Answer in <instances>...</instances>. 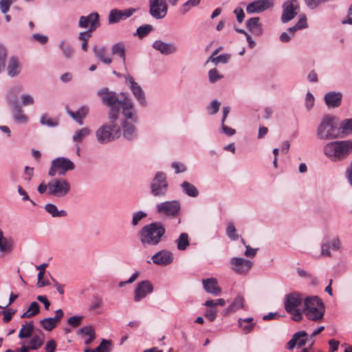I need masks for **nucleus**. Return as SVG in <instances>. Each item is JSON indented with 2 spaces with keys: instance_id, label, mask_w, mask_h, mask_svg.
<instances>
[{
  "instance_id": "f257e3e1",
  "label": "nucleus",
  "mask_w": 352,
  "mask_h": 352,
  "mask_svg": "<svg viewBox=\"0 0 352 352\" xmlns=\"http://www.w3.org/2000/svg\"><path fill=\"white\" fill-rule=\"evenodd\" d=\"M338 118L325 114L320 118L316 130V138L320 140H331L340 138Z\"/></svg>"
},
{
  "instance_id": "f03ea898",
  "label": "nucleus",
  "mask_w": 352,
  "mask_h": 352,
  "mask_svg": "<svg viewBox=\"0 0 352 352\" xmlns=\"http://www.w3.org/2000/svg\"><path fill=\"white\" fill-rule=\"evenodd\" d=\"M97 95L100 98L102 104L109 108V120L116 121L119 118L120 109L123 105L124 96H122V98L120 100L118 94L107 87L98 89Z\"/></svg>"
},
{
  "instance_id": "7ed1b4c3",
  "label": "nucleus",
  "mask_w": 352,
  "mask_h": 352,
  "mask_svg": "<svg viewBox=\"0 0 352 352\" xmlns=\"http://www.w3.org/2000/svg\"><path fill=\"white\" fill-rule=\"evenodd\" d=\"M165 232L166 228L161 222H153L144 226L140 230V241L144 246H155L162 241Z\"/></svg>"
},
{
  "instance_id": "20e7f679",
  "label": "nucleus",
  "mask_w": 352,
  "mask_h": 352,
  "mask_svg": "<svg viewBox=\"0 0 352 352\" xmlns=\"http://www.w3.org/2000/svg\"><path fill=\"white\" fill-rule=\"evenodd\" d=\"M305 297L302 294L293 292L287 294L284 298V306L285 311L292 314V318L294 321L299 322L302 319V303L305 302Z\"/></svg>"
},
{
  "instance_id": "39448f33",
  "label": "nucleus",
  "mask_w": 352,
  "mask_h": 352,
  "mask_svg": "<svg viewBox=\"0 0 352 352\" xmlns=\"http://www.w3.org/2000/svg\"><path fill=\"white\" fill-rule=\"evenodd\" d=\"M324 311V305L318 296H307L305 298L302 312L309 320L314 321L320 320L323 318Z\"/></svg>"
},
{
  "instance_id": "423d86ee",
  "label": "nucleus",
  "mask_w": 352,
  "mask_h": 352,
  "mask_svg": "<svg viewBox=\"0 0 352 352\" xmlns=\"http://www.w3.org/2000/svg\"><path fill=\"white\" fill-rule=\"evenodd\" d=\"M116 122L109 120V123L103 124L96 131V138L100 143H107L121 136L120 126Z\"/></svg>"
},
{
  "instance_id": "0eeeda50",
  "label": "nucleus",
  "mask_w": 352,
  "mask_h": 352,
  "mask_svg": "<svg viewBox=\"0 0 352 352\" xmlns=\"http://www.w3.org/2000/svg\"><path fill=\"white\" fill-rule=\"evenodd\" d=\"M169 184L164 172L157 171L150 183V193L154 197L164 198L168 191Z\"/></svg>"
},
{
  "instance_id": "6e6552de",
  "label": "nucleus",
  "mask_w": 352,
  "mask_h": 352,
  "mask_svg": "<svg viewBox=\"0 0 352 352\" xmlns=\"http://www.w3.org/2000/svg\"><path fill=\"white\" fill-rule=\"evenodd\" d=\"M74 168V164L69 159L59 157L52 162L48 174L51 177L56 176V175H65L67 171L72 170Z\"/></svg>"
},
{
  "instance_id": "1a4fd4ad",
  "label": "nucleus",
  "mask_w": 352,
  "mask_h": 352,
  "mask_svg": "<svg viewBox=\"0 0 352 352\" xmlns=\"http://www.w3.org/2000/svg\"><path fill=\"white\" fill-rule=\"evenodd\" d=\"M71 190L70 183L64 178H56L50 182V196L62 198Z\"/></svg>"
},
{
  "instance_id": "9d476101",
  "label": "nucleus",
  "mask_w": 352,
  "mask_h": 352,
  "mask_svg": "<svg viewBox=\"0 0 352 352\" xmlns=\"http://www.w3.org/2000/svg\"><path fill=\"white\" fill-rule=\"evenodd\" d=\"M352 152V142L340 140L327 143L324 147V154H347Z\"/></svg>"
},
{
  "instance_id": "9b49d317",
  "label": "nucleus",
  "mask_w": 352,
  "mask_h": 352,
  "mask_svg": "<svg viewBox=\"0 0 352 352\" xmlns=\"http://www.w3.org/2000/svg\"><path fill=\"white\" fill-rule=\"evenodd\" d=\"M180 208L181 205L178 200L165 201L156 205L157 213L167 217H176Z\"/></svg>"
},
{
  "instance_id": "f8f14e48",
  "label": "nucleus",
  "mask_w": 352,
  "mask_h": 352,
  "mask_svg": "<svg viewBox=\"0 0 352 352\" xmlns=\"http://www.w3.org/2000/svg\"><path fill=\"white\" fill-rule=\"evenodd\" d=\"M120 96H124L123 105L121 107L122 114L124 117L122 120H126L134 123L137 122V111L134 107V104L131 99L129 98L124 92H121Z\"/></svg>"
},
{
  "instance_id": "ddd939ff",
  "label": "nucleus",
  "mask_w": 352,
  "mask_h": 352,
  "mask_svg": "<svg viewBox=\"0 0 352 352\" xmlns=\"http://www.w3.org/2000/svg\"><path fill=\"white\" fill-rule=\"evenodd\" d=\"M125 79L128 82L129 89H131L133 96L135 97L138 104L141 107H146L147 101L146 98V95L141 86L134 80L133 78L129 74L125 76Z\"/></svg>"
},
{
  "instance_id": "4468645a",
  "label": "nucleus",
  "mask_w": 352,
  "mask_h": 352,
  "mask_svg": "<svg viewBox=\"0 0 352 352\" xmlns=\"http://www.w3.org/2000/svg\"><path fill=\"white\" fill-rule=\"evenodd\" d=\"M253 263L241 257H232L230 259V268L239 275H246L252 267Z\"/></svg>"
},
{
  "instance_id": "2eb2a0df",
  "label": "nucleus",
  "mask_w": 352,
  "mask_h": 352,
  "mask_svg": "<svg viewBox=\"0 0 352 352\" xmlns=\"http://www.w3.org/2000/svg\"><path fill=\"white\" fill-rule=\"evenodd\" d=\"M283 14L281 21L287 23L293 19L300 10V5L297 0H287L283 5Z\"/></svg>"
},
{
  "instance_id": "dca6fc26",
  "label": "nucleus",
  "mask_w": 352,
  "mask_h": 352,
  "mask_svg": "<svg viewBox=\"0 0 352 352\" xmlns=\"http://www.w3.org/2000/svg\"><path fill=\"white\" fill-rule=\"evenodd\" d=\"M166 0H149V13L156 19H163L167 13Z\"/></svg>"
},
{
  "instance_id": "f3484780",
  "label": "nucleus",
  "mask_w": 352,
  "mask_h": 352,
  "mask_svg": "<svg viewBox=\"0 0 352 352\" xmlns=\"http://www.w3.org/2000/svg\"><path fill=\"white\" fill-rule=\"evenodd\" d=\"M99 14L97 12H92L87 16L80 17L78 26L81 28H87L89 26L87 31L92 32L99 26Z\"/></svg>"
},
{
  "instance_id": "a211bd4d",
  "label": "nucleus",
  "mask_w": 352,
  "mask_h": 352,
  "mask_svg": "<svg viewBox=\"0 0 352 352\" xmlns=\"http://www.w3.org/2000/svg\"><path fill=\"white\" fill-rule=\"evenodd\" d=\"M274 6V0H256L250 3L246 7L248 14L260 13Z\"/></svg>"
},
{
  "instance_id": "6ab92c4d",
  "label": "nucleus",
  "mask_w": 352,
  "mask_h": 352,
  "mask_svg": "<svg viewBox=\"0 0 352 352\" xmlns=\"http://www.w3.org/2000/svg\"><path fill=\"white\" fill-rule=\"evenodd\" d=\"M153 291V287L149 280H142L140 282L134 291V300L140 302L148 294Z\"/></svg>"
},
{
  "instance_id": "aec40b11",
  "label": "nucleus",
  "mask_w": 352,
  "mask_h": 352,
  "mask_svg": "<svg viewBox=\"0 0 352 352\" xmlns=\"http://www.w3.org/2000/svg\"><path fill=\"white\" fill-rule=\"evenodd\" d=\"M121 135L129 141H131L138 137V130L134 125V122H131L126 120H122L120 123Z\"/></svg>"
},
{
  "instance_id": "412c9836",
  "label": "nucleus",
  "mask_w": 352,
  "mask_h": 352,
  "mask_svg": "<svg viewBox=\"0 0 352 352\" xmlns=\"http://www.w3.org/2000/svg\"><path fill=\"white\" fill-rule=\"evenodd\" d=\"M174 259L173 254L168 250H162L151 257L153 263L157 265L166 266L170 265Z\"/></svg>"
},
{
  "instance_id": "4be33fe9",
  "label": "nucleus",
  "mask_w": 352,
  "mask_h": 352,
  "mask_svg": "<svg viewBox=\"0 0 352 352\" xmlns=\"http://www.w3.org/2000/svg\"><path fill=\"white\" fill-rule=\"evenodd\" d=\"M152 47L154 50L166 56L175 54L178 51V47L175 43H166L162 40L154 41Z\"/></svg>"
},
{
  "instance_id": "5701e85b",
  "label": "nucleus",
  "mask_w": 352,
  "mask_h": 352,
  "mask_svg": "<svg viewBox=\"0 0 352 352\" xmlns=\"http://www.w3.org/2000/svg\"><path fill=\"white\" fill-rule=\"evenodd\" d=\"M342 94L339 91H329L325 94L324 101L328 109H336L340 106Z\"/></svg>"
},
{
  "instance_id": "b1692460",
  "label": "nucleus",
  "mask_w": 352,
  "mask_h": 352,
  "mask_svg": "<svg viewBox=\"0 0 352 352\" xmlns=\"http://www.w3.org/2000/svg\"><path fill=\"white\" fill-rule=\"evenodd\" d=\"M307 340V333L305 331H298L293 335L292 338L288 342L287 349L291 351L296 345L300 348L305 345Z\"/></svg>"
},
{
  "instance_id": "393cba45",
  "label": "nucleus",
  "mask_w": 352,
  "mask_h": 352,
  "mask_svg": "<svg viewBox=\"0 0 352 352\" xmlns=\"http://www.w3.org/2000/svg\"><path fill=\"white\" fill-rule=\"evenodd\" d=\"M23 90V87L20 85H15L8 90L6 94V100L9 107L19 104L17 97Z\"/></svg>"
},
{
  "instance_id": "a878e982",
  "label": "nucleus",
  "mask_w": 352,
  "mask_h": 352,
  "mask_svg": "<svg viewBox=\"0 0 352 352\" xmlns=\"http://www.w3.org/2000/svg\"><path fill=\"white\" fill-rule=\"evenodd\" d=\"M204 289L213 296H218L221 292V289L218 285L217 280L214 278H210L202 280Z\"/></svg>"
},
{
  "instance_id": "bb28decb",
  "label": "nucleus",
  "mask_w": 352,
  "mask_h": 352,
  "mask_svg": "<svg viewBox=\"0 0 352 352\" xmlns=\"http://www.w3.org/2000/svg\"><path fill=\"white\" fill-rule=\"evenodd\" d=\"M14 121L17 124H25L28 122V117L24 114L21 105L16 104L10 107Z\"/></svg>"
},
{
  "instance_id": "cd10ccee",
  "label": "nucleus",
  "mask_w": 352,
  "mask_h": 352,
  "mask_svg": "<svg viewBox=\"0 0 352 352\" xmlns=\"http://www.w3.org/2000/svg\"><path fill=\"white\" fill-rule=\"evenodd\" d=\"M93 51L96 57L104 64L109 65L112 59L107 55V48L104 45H94Z\"/></svg>"
},
{
  "instance_id": "c85d7f7f",
  "label": "nucleus",
  "mask_w": 352,
  "mask_h": 352,
  "mask_svg": "<svg viewBox=\"0 0 352 352\" xmlns=\"http://www.w3.org/2000/svg\"><path fill=\"white\" fill-rule=\"evenodd\" d=\"M7 70L8 74L10 77L19 75L21 71V64L16 57L12 56L9 59Z\"/></svg>"
},
{
  "instance_id": "c756f323",
  "label": "nucleus",
  "mask_w": 352,
  "mask_h": 352,
  "mask_svg": "<svg viewBox=\"0 0 352 352\" xmlns=\"http://www.w3.org/2000/svg\"><path fill=\"white\" fill-rule=\"evenodd\" d=\"M66 111L67 114L76 122L82 125V119L85 118L89 113V107L87 106H82L75 112L69 109H67Z\"/></svg>"
},
{
  "instance_id": "7c9ffc66",
  "label": "nucleus",
  "mask_w": 352,
  "mask_h": 352,
  "mask_svg": "<svg viewBox=\"0 0 352 352\" xmlns=\"http://www.w3.org/2000/svg\"><path fill=\"white\" fill-rule=\"evenodd\" d=\"M338 127L340 138L352 134V118L344 119L342 121L338 119Z\"/></svg>"
},
{
  "instance_id": "2f4dec72",
  "label": "nucleus",
  "mask_w": 352,
  "mask_h": 352,
  "mask_svg": "<svg viewBox=\"0 0 352 352\" xmlns=\"http://www.w3.org/2000/svg\"><path fill=\"white\" fill-rule=\"evenodd\" d=\"M258 17H252L246 21V27L255 35H260L262 33L261 24L259 23Z\"/></svg>"
},
{
  "instance_id": "473e14b6",
  "label": "nucleus",
  "mask_w": 352,
  "mask_h": 352,
  "mask_svg": "<svg viewBox=\"0 0 352 352\" xmlns=\"http://www.w3.org/2000/svg\"><path fill=\"white\" fill-rule=\"evenodd\" d=\"M45 210L51 214L52 217H65L67 216L66 210H58L57 206L54 204L48 203L45 204Z\"/></svg>"
},
{
  "instance_id": "72a5a7b5",
  "label": "nucleus",
  "mask_w": 352,
  "mask_h": 352,
  "mask_svg": "<svg viewBox=\"0 0 352 352\" xmlns=\"http://www.w3.org/2000/svg\"><path fill=\"white\" fill-rule=\"evenodd\" d=\"M182 192L190 197H197L199 195V190L192 184L184 181L181 184Z\"/></svg>"
},
{
  "instance_id": "f704fd0d",
  "label": "nucleus",
  "mask_w": 352,
  "mask_h": 352,
  "mask_svg": "<svg viewBox=\"0 0 352 352\" xmlns=\"http://www.w3.org/2000/svg\"><path fill=\"white\" fill-rule=\"evenodd\" d=\"M244 306V298L242 296L238 295L234 299L232 302L226 309V314H229L232 312H235Z\"/></svg>"
},
{
  "instance_id": "c9c22d12",
  "label": "nucleus",
  "mask_w": 352,
  "mask_h": 352,
  "mask_svg": "<svg viewBox=\"0 0 352 352\" xmlns=\"http://www.w3.org/2000/svg\"><path fill=\"white\" fill-rule=\"evenodd\" d=\"M58 47L66 58L69 59L72 58L74 54V48L65 39H63L59 42Z\"/></svg>"
},
{
  "instance_id": "e433bc0d",
  "label": "nucleus",
  "mask_w": 352,
  "mask_h": 352,
  "mask_svg": "<svg viewBox=\"0 0 352 352\" xmlns=\"http://www.w3.org/2000/svg\"><path fill=\"white\" fill-rule=\"evenodd\" d=\"M47 265H48L47 263H43L41 265L36 266V268L39 270V272L38 273V275H37L38 282L36 284L38 287H43L50 284L48 280H43V278L44 277L45 269L47 267Z\"/></svg>"
},
{
  "instance_id": "4c0bfd02",
  "label": "nucleus",
  "mask_w": 352,
  "mask_h": 352,
  "mask_svg": "<svg viewBox=\"0 0 352 352\" xmlns=\"http://www.w3.org/2000/svg\"><path fill=\"white\" fill-rule=\"evenodd\" d=\"M175 243L179 250H185L190 245L188 234L186 232L182 233L175 241Z\"/></svg>"
},
{
  "instance_id": "58836bf2",
  "label": "nucleus",
  "mask_w": 352,
  "mask_h": 352,
  "mask_svg": "<svg viewBox=\"0 0 352 352\" xmlns=\"http://www.w3.org/2000/svg\"><path fill=\"white\" fill-rule=\"evenodd\" d=\"M44 342V334L40 331L39 335H34L30 341V346L32 350L39 349Z\"/></svg>"
},
{
  "instance_id": "ea45409f",
  "label": "nucleus",
  "mask_w": 352,
  "mask_h": 352,
  "mask_svg": "<svg viewBox=\"0 0 352 352\" xmlns=\"http://www.w3.org/2000/svg\"><path fill=\"white\" fill-rule=\"evenodd\" d=\"M112 54L114 55H118L122 59L123 63H125V46L122 43H117L112 46L111 48Z\"/></svg>"
},
{
  "instance_id": "a19ab883",
  "label": "nucleus",
  "mask_w": 352,
  "mask_h": 352,
  "mask_svg": "<svg viewBox=\"0 0 352 352\" xmlns=\"http://www.w3.org/2000/svg\"><path fill=\"white\" fill-rule=\"evenodd\" d=\"M123 12L122 10L118 9H113L110 11L109 14V23L110 24L116 23L120 20H123Z\"/></svg>"
},
{
  "instance_id": "79ce46f5",
  "label": "nucleus",
  "mask_w": 352,
  "mask_h": 352,
  "mask_svg": "<svg viewBox=\"0 0 352 352\" xmlns=\"http://www.w3.org/2000/svg\"><path fill=\"white\" fill-rule=\"evenodd\" d=\"M153 28L150 24H145L138 27L136 32L133 34V36H137L140 38H143L146 36L152 30Z\"/></svg>"
},
{
  "instance_id": "37998d69",
  "label": "nucleus",
  "mask_w": 352,
  "mask_h": 352,
  "mask_svg": "<svg viewBox=\"0 0 352 352\" xmlns=\"http://www.w3.org/2000/svg\"><path fill=\"white\" fill-rule=\"evenodd\" d=\"M34 331V324L33 322H30L25 325H23L21 329L19 337L21 339L27 338L31 336L32 332Z\"/></svg>"
},
{
  "instance_id": "c03bdc74",
  "label": "nucleus",
  "mask_w": 352,
  "mask_h": 352,
  "mask_svg": "<svg viewBox=\"0 0 352 352\" xmlns=\"http://www.w3.org/2000/svg\"><path fill=\"white\" fill-rule=\"evenodd\" d=\"M90 133V129L87 127H84L77 130L73 135V140L75 142L82 141Z\"/></svg>"
},
{
  "instance_id": "a18cd8bd",
  "label": "nucleus",
  "mask_w": 352,
  "mask_h": 352,
  "mask_svg": "<svg viewBox=\"0 0 352 352\" xmlns=\"http://www.w3.org/2000/svg\"><path fill=\"white\" fill-rule=\"evenodd\" d=\"M40 311V306L38 302H32L28 309L22 314L21 318H31Z\"/></svg>"
},
{
  "instance_id": "49530a36",
  "label": "nucleus",
  "mask_w": 352,
  "mask_h": 352,
  "mask_svg": "<svg viewBox=\"0 0 352 352\" xmlns=\"http://www.w3.org/2000/svg\"><path fill=\"white\" fill-rule=\"evenodd\" d=\"M91 36L90 31L82 32L78 35V39L82 41L81 48L83 51L87 52L88 49L87 41Z\"/></svg>"
},
{
  "instance_id": "de8ad7c7",
  "label": "nucleus",
  "mask_w": 352,
  "mask_h": 352,
  "mask_svg": "<svg viewBox=\"0 0 352 352\" xmlns=\"http://www.w3.org/2000/svg\"><path fill=\"white\" fill-rule=\"evenodd\" d=\"M200 3V0H188L185 2L180 8V13L182 14H186L191 8L198 6Z\"/></svg>"
},
{
  "instance_id": "09e8293b",
  "label": "nucleus",
  "mask_w": 352,
  "mask_h": 352,
  "mask_svg": "<svg viewBox=\"0 0 352 352\" xmlns=\"http://www.w3.org/2000/svg\"><path fill=\"white\" fill-rule=\"evenodd\" d=\"M40 323L42 327L47 331H52L57 324L52 318H45L41 320Z\"/></svg>"
},
{
  "instance_id": "8fccbe9b",
  "label": "nucleus",
  "mask_w": 352,
  "mask_h": 352,
  "mask_svg": "<svg viewBox=\"0 0 352 352\" xmlns=\"http://www.w3.org/2000/svg\"><path fill=\"white\" fill-rule=\"evenodd\" d=\"M40 123L42 125H46L48 127H56L58 122L56 120L48 118L47 114H43L40 118Z\"/></svg>"
},
{
  "instance_id": "3c124183",
  "label": "nucleus",
  "mask_w": 352,
  "mask_h": 352,
  "mask_svg": "<svg viewBox=\"0 0 352 352\" xmlns=\"http://www.w3.org/2000/svg\"><path fill=\"white\" fill-rule=\"evenodd\" d=\"M230 58V55L228 54H221L218 56L213 57L211 56L208 60H210L212 63L217 65L219 63H227Z\"/></svg>"
},
{
  "instance_id": "603ef678",
  "label": "nucleus",
  "mask_w": 352,
  "mask_h": 352,
  "mask_svg": "<svg viewBox=\"0 0 352 352\" xmlns=\"http://www.w3.org/2000/svg\"><path fill=\"white\" fill-rule=\"evenodd\" d=\"M111 342L109 340L102 339L100 345L91 352H109L110 351Z\"/></svg>"
},
{
  "instance_id": "864d4df0",
  "label": "nucleus",
  "mask_w": 352,
  "mask_h": 352,
  "mask_svg": "<svg viewBox=\"0 0 352 352\" xmlns=\"http://www.w3.org/2000/svg\"><path fill=\"white\" fill-rule=\"evenodd\" d=\"M227 236L232 241L238 240L239 238V234L236 233L235 226L232 223H230L226 228Z\"/></svg>"
},
{
  "instance_id": "5fc2aeb1",
  "label": "nucleus",
  "mask_w": 352,
  "mask_h": 352,
  "mask_svg": "<svg viewBox=\"0 0 352 352\" xmlns=\"http://www.w3.org/2000/svg\"><path fill=\"white\" fill-rule=\"evenodd\" d=\"M12 241L10 239L4 237L0 241V252H10L12 251Z\"/></svg>"
},
{
  "instance_id": "6e6d98bb",
  "label": "nucleus",
  "mask_w": 352,
  "mask_h": 352,
  "mask_svg": "<svg viewBox=\"0 0 352 352\" xmlns=\"http://www.w3.org/2000/svg\"><path fill=\"white\" fill-rule=\"evenodd\" d=\"M221 105V102L217 100H213L209 105L207 107V110L210 115L216 114L219 110Z\"/></svg>"
},
{
  "instance_id": "4d7b16f0",
  "label": "nucleus",
  "mask_w": 352,
  "mask_h": 352,
  "mask_svg": "<svg viewBox=\"0 0 352 352\" xmlns=\"http://www.w3.org/2000/svg\"><path fill=\"white\" fill-rule=\"evenodd\" d=\"M6 56L7 51L6 48L0 44V73L5 70Z\"/></svg>"
},
{
  "instance_id": "13d9d810",
  "label": "nucleus",
  "mask_w": 352,
  "mask_h": 352,
  "mask_svg": "<svg viewBox=\"0 0 352 352\" xmlns=\"http://www.w3.org/2000/svg\"><path fill=\"white\" fill-rule=\"evenodd\" d=\"M21 106H32L34 104L35 100L34 98L30 94H22L21 96Z\"/></svg>"
},
{
  "instance_id": "bf43d9fd",
  "label": "nucleus",
  "mask_w": 352,
  "mask_h": 352,
  "mask_svg": "<svg viewBox=\"0 0 352 352\" xmlns=\"http://www.w3.org/2000/svg\"><path fill=\"white\" fill-rule=\"evenodd\" d=\"M305 3L307 6L308 8L311 10H314L320 6L322 3H324L329 0H304Z\"/></svg>"
},
{
  "instance_id": "052dcab7",
  "label": "nucleus",
  "mask_w": 352,
  "mask_h": 352,
  "mask_svg": "<svg viewBox=\"0 0 352 352\" xmlns=\"http://www.w3.org/2000/svg\"><path fill=\"white\" fill-rule=\"evenodd\" d=\"M223 76L222 75H220L218 73V71L216 69H212L208 72L209 81L211 83L216 82L217 80L223 78Z\"/></svg>"
},
{
  "instance_id": "680f3d73",
  "label": "nucleus",
  "mask_w": 352,
  "mask_h": 352,
  "mask_svg": "<svg viewBox=\"0 0 352 352\" xmlns=\"http://www.w3.org/2000/svg\"><path fill=\"white\" fill-rule=\"evenodd\" d=\"M16 0H0V10L3 14H6L11 5L15 2Z\"/></svg>"
},
{
  "instance_id": "e2e57ef3",
  "label": "nucleus",
  "mask_w": 352,
  "mask_h": 352,
  "mask_svg": "<svg viewBox=\"0 0 352 352\" xmlns=\"http://www.w3.org/2000/svg\"><path fill=\"white\" fill-rule=\"evenodd\" d=\"M146 217V213L143 211H138L133 214L132 225L135 226L143 218Z\"/></svg>"
},
{
  "instance_id": "0e129e2a",
  "label": "nucleus",
  "mask_w": 352,
  "mask_h": 352,
  "mask_svg": "<svg viewBox=\"0 0 352 352\" xmlns=\"http://www.w3.org/2000/svg\"><path fill=\"white\" fill-rule=\"evenodd\" d=\"M315 98L311 93L308 91L305 97V107L307 110H310L314 105Z\"/></svg>"
},
{
  "instance_id": "69168bd1",
  "label": "nucleus",
  "mask_w": 352,
  "mask_h": 352,
  "mask_svg": "<svg viewBox=\"0 0 352 352\" xmlns=\"http://www.w3.org/2000/svg\"><path fill=\"white\" fill-rule=\"evenodd\" d=\"M321 255L324 256H331V252L330 250L331 246L328 241L323 242L321 244Z\"/></svg>"
},
{
  "instance_id": "338daca9",
  "label": "nucleus",
  "mask_w": 352,
  "mask_h": 352,
  "mask_svg": "<svg viewBox=\"0 0 352 352\" xmlns=\"http://www.w3.org/2000/svg\"><path fill=\"white\" fill-rule=\"evenodd\" d=\"M171 167L175 170L176 174L184 173L186 170L185 165L178 162H173Z\"/></svg>"
},
{
  "instance_id": "774afa93",
  "label": "nucleus",
  "mask_w": 352,
  "mask_h": 352,
  "mask_svg": "<svg viewBox=\"0 0 352 352\" xmlns=\"http://www.w3.org/2000/svg\"><path fill=\"white\" fill-rule=\"evenodd\" d=\"M82 320V316H72V317L69 318L68 323L71 326H72L74 327H78L80 324Z\"/></svg>"
}]
</instances>
